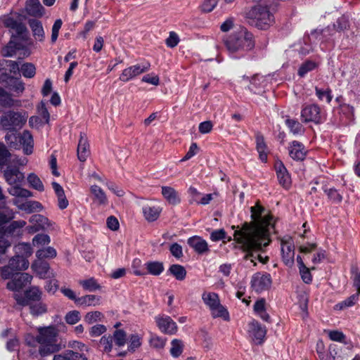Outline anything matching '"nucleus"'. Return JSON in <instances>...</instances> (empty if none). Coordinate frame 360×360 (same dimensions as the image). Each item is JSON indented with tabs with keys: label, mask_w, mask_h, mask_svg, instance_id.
<instances>
[{
	"label": "nucleus",
	"mask_w": 360,
	"mask_h": 360,
	"mask_svg": "<svg viewBox=\"0 0 360 360\" xmlns=\"http://www.w3.org/2000/svg\"><path fill=\"white\" fill-rule=\"evenodd\" d=\"M258 4L248 10L245 16L249 24L259 30H266L274 22V15L269 8L274 0H257Z\"/></svg>",
	"instance_id": "obj_3"
},
{
	"label": "nucleus",
	"mask_w": 360,
	"mask_h": 360,
	"mask_svg": "<svg viewBox=\"0 0 360 360\" xmlns=\"http://www.w3.org/2000/svg\"><path fill=\"white\" fill-rule=\"evenodd\" d=\"M187 243L195 252L200 255L209 252V247L207 241L198 236L190 237Z\"/></svg>",
	"instance_id": "obj_19"
},
{
	"label": "nucleus",
	"mask_w": 360,
	"mask_h": 360,
	"mask_svg": "<svg viewBox=\"0 0 360 360\" xmlns=\"http://www.w3.org/2000/svg\"><path fill=\"white\" fill-rule=\"evenodd\" d=\"M316 95L320 101H323L326 98V101L329 103L332 101L333 96L331 94V90L330 89H322L317 86L315 87Z\"/></svg>",
	"instance_id": "obj_56"
},
{
	"label": "nucleus",
	"mask_w": 360,
	"mask_h": 360,
	"mask_svg": "<svg viewBox=\"0 0 360 360\" xmlns=\"http://www.w3.org/2000/svg\"><path fill=\"white\" fill-rule=\"evenodd\" d=\"M20 148L22 147L24 154L29 155L33 153L34 139L28 130H24L19 136Z\"/></svg>",
	"instance_id": "obj_17"
},
{
	"label": "nucleus",
	"mask_w": 360,
	"mask_h": 360,
	"mask_svg": "<svg viewBox=\"0 0 360 360\" xmlns=\"http://www.w3.org/2000/svg\"><path fill=\"white\" fill-rule=\"evenodd\" d=\"M0 225V253L4 254L6 249L10 247V242L5 238V229Z\"/></svg>",
	"instance_id": "obj_60"
},
{
	"label": "nucleus",
	"mask_w": 360,
	"mask_h": 360,
	"mask_svg": "<svg viewBox=\"0 0 360 360\" xmlns=\"http://www.w3.org/2000/svg\"><path fill=\"white\" fill-rule=\"evenodd\" d=\"M15 101L11 95L4 89L0 86V106L4 108H12L15 106Z\"/></svg>",
	"instance_id": "obj_40"
},
{
	"label": "nucleus",
	"mask_w": 360,
	"mask_h": 360,
	"mask_svg": "<svg viewBox=\"0 0 360 360\" xmlns=\"http://www.w3.org/2000/svg\"><path fill=\"white\" fill-rule=\"evenodd\" d=\"M9 264L12 271H18L26 270L30 264L27 259L20 255H15L9 260Z\"/></svg>",
	"instance_id": "obj_29"
},
{
	"label": "nucleus",
	"mask_w": 360,
	"mask_h": 360,
	"mask_svg": "<svg viewBox=\"0 0 360 360\" xmlns=\"http://www.w3.org/2000/svg\"><path fill=\"white\" fill-rule=\"evenodd\" d=\"M167 338L156 335H151L149 340L150 345L157 349H163L166 345Z\"/></svg>",
	"instance_id": "obj_53"
},
{
	"label": "nucleus",
	"mask_w": 360,
	"mask_h": 360,
	"mask_svg": "<svg viewBox=\"0 0 360 360\" xmlns=\"http://www.w3.org/2000/svg\"><path fill=\"white\" fill-rule=\"evenodd\" d=\"M4 176L9 185L20 184L25 179L24 174L16 167H7L4 172Z\"/></svg>",
	"instance_id": "obj_15"
},
{
	"label": "nucleus",
	"mask_w": 360,
	"mask_h": 360,
	"mask_svg": "<svg viewBox=\"0 0 360 360\" xmlns=\"http://www.w3.org/2000/svg\"><path fill=\"white\" fill-rule=\"evenodd\" d=\"M167 272L178 281H183L186 276V271L185 268L180 264H172Z\"/></svg>",
	"instance_id": "obj_37"
},
{
	"label": "nucleus",
	"mask_w": 360,
	"mask_h": 360,
	"mask_svg": "<svg viewBox=\"0 0 360 360\" xmlns=\"http://www.w3.org/2000/svg\"><path fill=\"white\" fill-rule=\"evenodd\" d=\"M25 11L30 16L40 18L43 15L44 9L39 0H27L25 3Z\"/></svg>",
	"instance_id": "obj_24"
},
{
	"label": "nucleus",
	"mask_w": 360,
	"mask_h": 360,
	"mask_svg": "<svg viewBox=\"0 0 360 360\" xmlns=\"http://www.w3.org/2000/svg\"><path fill=\"white\" fill-rule=\"evenodd\" d=\"M32 269L40 278H45L50 267L49 264L46 262L43 259H38V260H36L32 263Z\"/></svg>",
	"instance_id": "obj_30"
},
{
	"label": "nucleus",
	"mask_w": 360,
	"mask_h": 360,
	"mask_svg": "<svg viewBox=\"0 0 360 360\" xmlns=\"http://www.w3.org/2000/svg\"><path fill=\"white\" fill-rule=\"evenodd\" d=\"M271 285V278L269 274H255L251 279V287L257 292L268 290Z\"/></svg>",
	"instance_id": "obj_10"
},
{
	"label": "nucleus",
	"mask_w": 360,
	"mask_h": 360,
	"mask_svg": "<svg viewBox=\"0 0 360 360\" xmlns=\"http://www.w3.org/2000/svg\"><path fill=\"white\" fill-rule=\"evenodd\" d=\"M27 181L30 186L35 190L43 191L44 187L41 179L35 174H30L27 176Z\"/></svg>",
	"instance_id": "obj_52"
},
{
	"label": "nucleus",
	"mask_w": 360,
	"mask_h": 360,
	"mask_svg": "<svg viewBox=\"0 0 360 360\" xmlns=\"http://www.w3.org/2000/svg\"><path fill=\"white\" fill-rule=\"evenodd\" d=\"M17 131H8L5 136V141L11 148L20 149L19 136Z\"/></svg>",
	"instance_id": "obj_45"
},
{
	"label": "nucleus",
	"mask_w": 360,
	"mask_h": 360,
	"mask_svg": "<svg viewBox=\"0 0 360 360\" xmlns=\"http://www.w3.org/2000/svg\"><path fill=\"white\" fill-rule=\"evenodd\" d=\"M29 221L31 224L36 225L40 229V230H44L50 226L49 219L44 215L39 214L32 215L30 218Z\"/></svg>",
	"instance_id": "obj_38"
},
{
	"label": "nucleus",
	"mask_w": 360,
	"mask_h": 360,
	"mask_svg": "<svg viewBox=\"0 0 360 360\" xmlns=\"http://www.w3.org/2000/svg\"><path fill=\"white\" fill-rule=\"evenodd\" d=\"M15 255L22 256L26 259L32 255V248L30 243H20L14 247Z\"/></svg>",
	"instance_id": "obj_39"
},
{
	"label": "nucleus",
	"mask_w": 360,
	"mask_h": 360,
	"mask_svg": "<svg viewBox=\"0 0 360 360\" xmlns=\"http://www.w3.org/2000/svg\"><path fill=\"white\" fill-rule=\"evenodd\" d=\"M158 327L161 332L167 335L176 333L178 326L172 319L167 315L158 316L155 318Z\"/></svg>",
	"instance_id": "obj_12"
},
{
	"label": "nucleus",
	"mask_w": 360,
	"mask_h": 360,
	"mask_svg": "<svg viewBox=\"0 0 360 360\" xmlns=\"http://www.w3.org/2000/svg\"><path fill=\"white\" fill-rule=\"evenodd\" d=\"M89 145L86 134H80V139L77 146V158L81 162L86 161L89 155Z\"/></svg>",
	"instance_id": "obj_23"
},
{
	"label": "nucleus",
	"mask_w": 360,
	"mask_h": 360,
	"mask_svg": "<svg viewBox=\"0 0 360 360\" xmlns=\"http://www.w3.org/2000/svg\"><path fill=\"white\" fill-rule=\"evenodd\" d=\"M103 317L101 312L95 311L87 313L84 317V321L89 324H92L97 321H101Z\"/></svg>",
	"instance_id": "obj_62"
},
{
	"label": "nucleus",
	"mask_w": 360,
	"mask_h": 360,
	"mask_svg": "<svg viewBox=\"0 0 360 360\" xmlns=\"http://www.w3.org/2000/svg\"><path fill=\"white\" fill-rule=\"evenodd\" d=\"M13 203L19 210L24 211L27 214L39 212L44 209L42 204L36 200H26L22 202L20 199H13Z\"/></svg>",
	"instance_id": "obj_14"
},
{
	"label": "nucleus",
	"mask_w": 360,
	"mask_h": 360,
	"mask_svg": "<svg viewBox=\"0 0 360 360\" xmlns=\"http://www.w3.org/2000/svg\"><path fill=\"white\" fill-rule=\"evenodd\" d=\"M118 347H122L126 343V333L122 330H116L114 332L112 340Z\"/></svg>",
	"instance_id": "obj_58"
},
{
	"label": "nucleus",
	"mask_w": 360,
	"mask_h": 360,
	"mask_svg": "<svg viewBox=\"0 0 360 360\" xmlns=\"http://www.w3.org/2000/svg\"><path fill=\"white\" fill-rule=\"evenodd\" d=\"M18 36L13 34L11 40L2 49L1 54L4 57H11L14 56L18 50L22 47L20 42L18 41Z\"/></svg>",
	"instance_id": "obj_22"
},
{
	"label": "nucleus",
	"mask_w": 360,
	"mask_h": 360,
	"mask_svg": "<svg viewBox=\"0 0 360 360\" xmlns=\"http://www.w3.org/2000/svg\"><path fill=\"white\" fill-rule=\"evenodd\" d=\"M255 139L256 149L259 153V158L262 162H266L267 160L268 150L264 138L262 134L257 133L255 136Z\"/></svg>",
	"instance_id": "obj_26"
},
{
	"label": "nucleus",
	"mask_w": 360,
	"mask_h": 360,
	"mask_svg": "<svg viewBox=\"0 0 360 360\" xmlns=\"http://www.w3.org/2000/svg\"><path fill=\"white\" fill-rule=\"evenodd\" d=\"M80 313L77 310L69 311L65 316L66 323L70 325L77 323L80 320Z\"/></svg>",
	"instance_id": "obj_61"
},
{
	"label": "nucleus",
	"mask_w": 360,
	"mask_h": 360,
	"mask_svg": "<svg viewBox=\"0 0 360 360\" xmlns=\"http://www.w3.org/2000/svg\"><path fill=\"white\" fill-rule=\"evenodd\" d=\"M350 271L353 285L356 288V290L360 292V270L356 264H352Z\"/></svg>",
	"instance_id": "obj_54"
},
{
	"label": "nucleus",
	"mask_w": 360,
	"mask_h": 360,
	"mask_svg": "<svg viewBox=\"0 0 360 360\" xmlns=\"http://www.w3.org/2000/svg\"><path fill=\"white\" fill-rule=\"evenodd\" d=\"M50 241V237L47 234L39 233L33 238L32 244L34 246L44 245L49 244Z\"/></svg>",
	"instance_id": "obj_57"
},
{
	"label": "nucleus",
	"mask_w": 360,
	"mask_h": 360,
	"mask_svg": "<svg viewBox=\"0 0 360 360\" xmlns=\"http://www.w3.org/2000/svg\"><path fill=\"white\" fill-rule=\"evenodd\" d=\"M56 255L57 252L56 249L50 246L40 249L36 252V256L39 259H52L56 257Z\"/></svg>",
	"instance_id": "obj_47"
},
{
	"label": "nucleus",
	"mask_w": 360,
	"mask_h": 360,
	"mask_svg": "<svg viewBox=\"0 0 360 360\" xmlns=\"http://www.w3.org/2000/svg\"><path fill=\"white\" fill-rule=\"evenodd\" d=\"M243 79L248 81L250 82L248 89L251 91L256 93L257 89L261 87L262 80H263V78L257 75H254L251 79L248 76L243 75Z\"/></svg>",
	"instance_id": "obj_48"
},
{
	"label": "nucleus",
	"mask_w": 360,
	"mask_h": 360,
	"mask_svg": "<svg viewBox=\"0 0 360 360\" xmlns=\"http://www.w3.org/2000/svg\"><path fill=\"white\" fill-rule=\"evenodd\" d=\"M359 295H360V292L357 291L356 293L352 295L351 296H349V297H347L342 302L337 304L335 305V308L336 309L341 310L346 307H350L354 306L359 300Z\"/></svg>",
	"instance_id": "obj_44"
},
{
	"label": "nucleus",
	"mask_w": 360,
	"mask_h": 360,
	"mask_svg": "<svg viewBox=\"0 0 360 360\" xmlns=\"http://www.w3.org/2000/svg\"><path fill=\"white\" fill-rule=\"evenodd\" d=\"M277 178L279 184L285 188H288L291 184L290 174L281 162H278L275 165Z\"/></svg>",
	"instance_id": "obj_20"
},
{
	"label": "nucleus",
	"mask_w": 360,
	"mask_h": 360,
	"mask_svg": "<svg viewBox=\"0 0 360 360\" xmlns=\"http://www.w3.org/2000/svg\"><path fill=\"white\" fill-rule=\"evenodd\" d=\"M147 273L153 276H159L165 270L164 264L161 262L150 261L145 264Z\"/></svg>",
	"instance_id": "obj_36"
},
{
	"label": "nucleus",
	"mask_w": 360,
	"mask_h": 360,
	"mask_svg": "<svg viewBox=\"0 0 360 360\" xmlns=\"http://www.w3.org/2000/svg\"><path fill=\"white\" fill-rule=\"evenodd\" d=\"M5 196L0 188V201L4 200ZM15 218V212L8 207L0 208V225L5 224Z\"/></svg>",
	"instance_id": "obj_32"
},
{
	"label": "nucleus",
	"mask_w": 360,
	"mask_h": 360,
	"mask_svg": "<svg viewBox=\"0 0 360 360\" xmlns=\"http://www.w3.org/2000/svg\"><path fill=\"white\" fill-rule=\"evenodd\" d=\"M8 192L13 196L16 197L15 199L28 198L32 196V193L19 186V184L11 185L8 188Z\"/></svg>",
	"instance_id": "obj_33"
},
{
	"label": "nucleus",
	"mask_w": 360,
	"mask_h": 360,
	"mask_svg": "<svg viewBox=\"0 0 360 360\" xmlns=\"http://www.w3.org/2000/svg\"><path fill=\"white\" fill-rule=\"evenodd\" d=\"M28 24L32 30L34 38L39 41H43L45 37V34L41 22L36 19H30Z\"/></svg>",
	"instance_id": "obj_27"
},
{
	"label": "nucleus",
	"mask_w": 360,
	"mask_h": 360,
	"mask_svg": "<svg viewBox=\"0 0 360 360\" xmlns=\"http://www.w3.org/2000/svg\"><path fill=\"white\" fill-rule=\"evenodd\" d=\"M281 255L283 263L288 267H292L295 262V245L290 236L284 237L281 240Z\"/></svg>",
	"instance_id": "obj_8"
},
{
	"label": "nucleus",
	"mask_w": 360,
	"mask_h": 360,
	"mask_svg": "<svg viewBox=\"0 0 360 360\" xmlns=\"http://www.w3.org/2000/svg\"><path fill=\"white\" fill-rule=\"evenodd\" d=\"M202 300L205 304L209 307L210 310L214 309L220 303L219 297L215 292H203Z\"/></svg>",
	"instance_id": "obj_35"
},
{
	"label": "nucleus",
	"mask_w": 360,
	"mask_h": 360,
	"mask_svg": "<svg viewBox=\"0 0 360 360\" xmlns=\"http://www.w3.org/2000/svg\"><path fill=\"white\" fill-rule=\"evenodd\" d=\"M27 117L25 111L7 110L0 117V128L4 131H18L25 124Z\"/></svg>",
	"instance_id": "obj_5"
},
{
	"label": "nucleus",
	"mask_w": 360,
	"mask_h": 360,
	"mask_svg": "<svg viewBox=\"0 0 360 360\" xmlns=\"http://www.w3.org/2000/svg\"><path fill=\"white\" fill-rule=\"evenodd\" d=\"M318 67V64L312 60H306L301 64L299 68L297 74L300 77H304L308 72L315 70Z\"/></svg>",
	"instance_id": "obj_46"
},
{
	"label": "nucleus",
	"mask_w": 360,
	"mask_h": 360,
	"mask_svg": "<svg viewBox=\"0 0 360 360\" xmlns=\"http://www.w3.org/2000/svg\"><path fill=\"white\" fill-rule=\"evenodd\" d=\"M2 23L6 27L15 31V35L18 37H20L22 34L27 32V28L22 22L9 15H6L2 18Z\"/></svg>",
	"instance_id": "obj_16"
},
{
	"label": "nucleus",
	"mask_w": 360,
	"mask_h": 360,
	"mask_svg": "<svg viewBox=\"0 0 360 360\" xmlns=\"http://www.w3.org/2000/svg\"><path fill=\"white\" fill-rule=\"evenodd\" d=\"M301 119L302 122H312L316 124L325 121V117L321 108L317 104H307L303 105L301 110Z\"/></svg>",
	"instance_id": "obj_6"
},
{
	"label": "nucleus",
	"mask_w": 360,
	"mask_h": 360,
	"mask_svg": "<svg viewBox=\"0 0 360 360\" xmlns=\"http://www.w3.org/2000/svg\"><path fill=\"white\" fill-rule=\"evenodd\" d=\"M285 124L289 128L290 132L295 135H301L304 132V128L303 125L297 120L287 119L285 120Z\"/></svg>",
	"instance_id": "obj_41"
},
{
	"label": "nucleus",
	"mask_w": 360,
	"mask_h": 360,
	"mask_svg": "<svg viewBox=\"0 0 360 360\" xmlns=\"http://www.w3.org/2000/svg\"><path fill=\"white\" fill-rule=\"evenodd\" d=\"M32 280V276L27 273L15 274L11 281L6 284V288L11 291H19L27 284H30Z\"/></svg>",
	"instance_id": "obj_11"
},
{
	"label": "nucleus",
	"mask_w": 360,
	"mask_h": 360,
	"mask_svg": "<svg viewBox=\"0 0 360 360\" xmlns=\"http://www.w3.org/2000/svg\"><path fill=\"white\" fill-rule=\"evenodd\" d=\"M349 20L345 16L339 18L336 22L333 25V27L338 32L344 31L349 27Z\"/></svg>",
	"instance_id": "obj_64"
},
{
	"label": "nucleus",
	"mask_w": 360,
	"mask_h": 360,
	"mask_svg": "<svg viewBox=\"0 0 360 360\" xmlns=\"http://www.w3.org/2000/svg\"><path fill=\"white\" fill-rule=\"evenodd\" d=\"M224 44L233 58H241L255 46L253 34L245 27L235 28L224 39Z\"/></svg>",
	"instance_id": "obj_2"
},
{
	"label": "nucleus",
	"mask_w": 360,
	"mask_h": 360,
	"mask_svg": "<svg viewBox=\"0 0 360 360\" xmlns=\"http://www.w3.org/2000/svg\"><path fill=\"white\" fill-rule=\"evenodd\" d=\"M161 212L162 208L160 206L146 205L142 207L144 218L150 222L156 221L160 217Z\"/></svg>",
	"instance_id": "obj_25"
},
{
	"label": "nucleus",
	"mask_w": 360,
	"mask_h": 360,
	"mask_svg": "<svg viewBox=\"0 0 360 360\" xmlns=\"http://www.w3.org/2000/svg\"><path fill=\"white\" fill-rule=\"evenodd\" d=\"M29 306L31 314L35 316L45 314L47 311L46 304L39 301L35 304L30 303Z\"/></svg>",
	"instance_id": "obj_51"
},
{
	"label": "nucleus",
	"mask_w": 360,
	"mask_h": 360,
	"mask_svg": "<svg viewBox=\"0 0 360 360\" xmlns=\"http://www.w3.org/2000/svg\"><path fill=\"white\" fill-rule=\"evenodd\" d=\"M92 195L93 205L96 206L106 205L108 203V198L104 191L97 185H92L90 187Z\"/></svg>",
	"instance_id": "obj_21"
},
{
	"label": "nucleus",
	"mask_w": 360,
	"mask_h": 360,
	"mask_svg": "<svg viewBox=\"0 0 360 360\" xmlns=\"http://www.w3.org/2000/svg\"><path fill=\"white\" fill-rule=\"evenodd\" d=\"M100 345L103 347V352L109 353L112 348V337L103 335L100 340Z\"/></svg>",
	"instance_id": "obj_59"
},
{
	"label": "nucleus",
	"mask_w": 360,
	"mask_h": 360,
	"mask_svg": "<svg viewBox=\"0 0 360 360\" xmlns=\"http://www.w3.org/2000/svg\"><path fill=\"white\" fill-rule=\"evenodd\" d=\"M6 88L14 91L18 96L22 94L25 90V84L18 78L13 77L6 86Z\"/></svg>",
	"instance_id": "obj_43"
},
{
	"label": "nucleus",
	"mask_w": 360,
	"mask_h": 360,
	"mask_svg": "<svg viewBox=\"0 0 360 360\" xmlns=\"http://www.w3.org/2000/svg\"><path fill=\"white\" fill-rule=\"evenodd\" d=\"M20 72L23 77L32 78L36 75V68L32 63H25L20 67Z\"/></svg>",
	"instance_id": "obj_50"
},
{
	"label": "nucleus",
	"mask_w": 360,
	"mask_h": 360,
	"mask_svg": "<svg viewBox=\"0 0 360 360\" xmlns=\"http://www.w3.org/2000/svg\"><path fill=\"white\" fill-rule=\"evenodd\" d=\"M288 150L290 158L297 161L303 160L307 155L304 146L297 141H293L290 143Z\"/></svg>",
	"instance_id": "obj_18"
},
{
	"label": "nucleus",
	"mask_w": 360,
	"mask_h": 360,
	"mask_svg": "<svg viewBox=\"0 0 360 360\" xmlns=\"http://www.w3.org/2000/svg\"><path fill=\"white\" fill-rule=\"evenodd\" d=\"M36 341L40 345L39 353L41 356H46L58 352L61 347L58 343V330L55 326L39 327Z\"/></svg>",
	"instance_id": "obj_4"
},
{
	"label": "nucleus",
	"mask_w": 360,
	"mask_h": 360,
	"mask_svg": "<svg viewBox=\"0 0 360 360\" xmlns=\"http://www.w3.org/2000/svg\"><path fill=\"white\" fill-rule=\"evenodd\" d=\"M79 283L84 290L90 292L95 291L98 289H100L101 288L96 280L94 278H90L86 280H80Z\"/></svg>",
	"instance_id": "obj_49"
},
{
	"label": "nucleus",
	"mask_w": 360,
	"mask_h": 360,
	"mask_svg": "<svg viewBox=\"0 0 360 360\" xmlns=\"http://www.w3.org/2000/svg\"><path fill=\"white\" fill-rule=\"evenodd\" d=\"M53 360H88V358L84 354L66 350L62 354L55 355Z\"/></svg>",
	"instance_id": "obj_28"
},
{
	"label": "nucleus",
	"mask_w": 360,
	"mask_h": 360,
	"mask_svg": "<svg viewBox=\"0 0 360 360\" xmlns=\"http://www.w3.org/2000/svg\"><path fill=\"white\" fill-rule=\"evenodd\" d=\"M42 292L37 286H32L27 289L24 295L15 293L13 295L17 304L25 307L30 304L32 302H39L41 299Z\"/></svg>",
	"instance_id": "obj_7"
},
{
	"label": "nucleus",
	"mask_w": 360,
	"mask_h": 360,
	"mask_svg": "<svg viewBox=\"0 0 360 360\" xmlns=\"http://www.w3.org/2000/svg\"><path fill=\"white\" fill-rule=\"evenodd\" d=\"M212 316L214 319L221 318L224 321H229L230 316L227 309L224 307L221 302L214 307V309L210 310Z\"/></svg>",
	"instance_id": "obj_42"
},
{
	"label": "nucleus",
	"mask_w": 360,
	"mask_h": 360,
	"mask_svg": "<svg viewBox=\"0 0 360 360\" xmlns=\"http://www.w3.org/2000/svg\"><path fill=\"white\" fill-rule=\"evenodd\" d=\"M77 301V304L78 305H96L94 301H96L98 302L99 301V297L94 295H87L85 296H82L81 297H78V300Z\"/></svg>",
	"instance_id": "obj_55"
},
{
	"label": "nucleus",
	"mask_w": 360,
	"mask_h": 360,
	"mask_svg": "<svg viewBox=\"0 0 360 360\" xmlns=\"http://www.w3.org/2000/svg\"><path fill=\"white\" fill-rule=\"evenodd\" d=\"M150 68V65L148 63L131 65L123 70L119 79L123 82H127L142 73L148 71Z\"/></svg>",
	"instance_id": "obj_9"
},
{
	"label": "nucleus",
	"mask_w": 360,
	"mask_h": 360,
	"mask_svg": "<svg viewBox=\"0 0 360 360\" xmlns=\"http://www.w3.org/2000/svg\"><path fill=\"white\" fill-rule=\"evenodd\" d=\"M329 338L335 342L345 343V334L339 330H330L328 331Z\"/></svg>",
	"instance_id": "obj_63"
},
{
	"label": "nucleus",
	"mask_w": 360,
	"mask_h": 360,
	"mask_svg": "<svg viewBox=\"0 0 360 360\" xmlns=\"http://www.w3.org/2000/svg\"><path fill=\"white\" fill-rule=\"evenodd\" d=\"M264 210L259 204L251 207L252 223H244L240 230L234 232L235 240L240 245V248L248 251L247 259L252 256L251 250H259L271 242L269 228L273 226L272 217L269 214L262 217Z\"/></svg>",
	"instance_id": "obj_1"
},
{
	"label": "nucleus",
	"mask_w": 360,
	"mask_h": 360,
	"mask_svg": "<svg viewBox=\"0 0 360 360\" xmlns=\"http://www.w3.org/2000/svg\"><path fill=\"white\" fill-rule=\"evenodd\" d=\"M249 335L257 345H261L264 342L266 329L258 321H252L249 323Z\"/></svg>",
	"instance_id": "obj_13"
},
{
	"label": "nucleus",
	"mask_w": 360,
	"mask_h": 360,
	"mask_svg": "<svg viewBox=\"0 0 360 360\" xmlns=\"http://www.w3.org/2000/svg\"><path fill=\"white\" fill-rule=\"evenodd\" d=\"M171 347L169 349V353L173 358H179L183 353L185 345L181 339H173L171 341Z\"/></svg>",
	"instance_id": "obj_34"
},
{
	"label": "nucleus",
	"mask_w": 360,
	"mask_h": 360,
	"mask_svg": "<svg viewBox=\"0 0 360 360\" xmlns=\"http://www.w3.org/2000/svg\"><path fill=\"white\" fill-rule=\"evenodd\" d=\"M162 194L164 198L172 205H177L181 202L180 198L174 188L170 186H162Z\"/></svg>",
	"instance_id": "obj_31"
}]
</instances>
